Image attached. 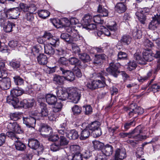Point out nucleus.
<instances>
[{
  "label": "nucleus",
  "instance_id": "obj_26",
  "mask_svg": "<svg viewBox=\"0 0 160 160\" xmlns=\"http://www.w3.org/2000/svg\"><path fill=\"white\" fill-rule=\"evenodd\" d=\"M37 60L38 62L42 65H45L48 62V58L44 54H40L37 57Z\"/></svg>",
  "mask_w": 160,
  "mask_h": 160
},
{
  "label": "nucleus",
  "instance_id": "obj_51",
  "mask_svg": "<svg viewBox=\"0 0 160 160\" xmlns=\"http://www.w3.org/2000/svg\"><path fill=\"white\" fill-rule=\"evenodd\" d=\"M63 156L61 158V160H72L73 156L72 155H68L66 152L64 151L62 152Z\"/></svg>",
  "mask_w": 160,
  "mask_h": 160
},
{
  "label": "nucleus",
  "instance_id": "obj_42",
  "mask_svg": "<svg viewBox=\"0 0 160 160\" xmlns=\"http://www.w3.org/2000/svg\"><path fill=\"white\" fill-rule=\"evenodd\" d=\"M13 78L14 83L17 85L21 86L23 85L24 80L19 76H16Z\"/></svg>",
  "mask_w": 160,
  "mask_h": 160
},
{
  "label": "nucleus",
  "instance_id": "obj_52",
  "mask_svg": "<svg viewBox=\"0 0 160 160\" xmlns=\"http://www.w3.org/2000/svg\"><path fill=\"white\" fill-rule=\"evenodd\" d=\"M68 60L64 57H60L58 60V62L60 64L62 65V66H65L67 67L68 65Z\"/></svg>",
  "mask_w": 160,
  "mask_h": 160
},
{
  "label": "nucleus",
  "instance_id": "obj_1",
  "mask_svg": "<svg viewBox=\"0 0 160 160\" xmlns=\"http://www.w3.org/2000/svg\"><path fill=\"white\" fill-rule=\"evenodd\" d=\"M105 73L102 71L96 73L92 74L93 77L95 78H100L101 80L97 79L88 82L86 86L88 88L92 90L98 88H101L104 87L105 83L104 76Z\"/></svg>",
  "mask_w": 160,
  "mask_h": 160
},
{
  "label": "nucleus",
  "instance_id": "obj_10",
  "mask_svg": "<svg viewBox=\"0 0 160 160\" xmlns=\"http://www.w3.org/2000/svg\"><path fill=\"white\" fill-rule=\"evenodd\" d=\"M33 112H32V116L23 118V123L29 128H33L36 123V120H39L38 117H37L36 115H32Z\"/></svg>",
  "mask_w": 160,
  "mask_h": 160
},
{
  "label": "nucleus",
  "instance_id": "obj_28",
  "mask_svg": "<svg viewBox=\"0 0 160 160\" xmlns=\"http://www.w3.org/2000/svg\"><path fill=\"white\" fill-rule=\"evenodd\" d=\"M92 142L94 148L96 150H101L104 147V144L99 141H94Z\"/></svg>",
  "mask_w": 160,
  "mask_h": 160
},
{
  "label": "nucleus",
  "instance_id": "obj_21",
  "mask_svg": "<svg viewBox=\"0 0 160 160\" xmlns=\"http://www.w3.org/2000/svg\"><path fill=\"white\" fill-rule=\"evenodd\" d=\"M70 64L75 66H78L79 68H83L81 61L75 57H72L68 59Z\"/></svg>",
  "mask_w": 160,
  "mask_h": 160
},
{
  "label": "nucleus",
  "instance_id": "obj_16",
  "mask_svg": "<svg viewBox=\"0 0 160 160\" xmlns=\"http://www.w3.org/2000/svg\"><path fill=\"white\" fill-rule=\"evenodd\" d=\"M11 85L10 78H3L0 80V88L3 90H7L10 88Z\"/></svg>",
  "mask_w": 160,
  "mask_h": 160
},
{
  "label": "nucleus",
  "instance_id": "obj_18",
  "mask_svg": "<svg viewBox=\"0 0 160 160\" xmlns=\"http://www.w3.org/2000/svg\"><path fill=\"white\" fill-rule=\"evenodd\" d=\"M58 98L62 101L66 100L68 99V92L63 90L62 88L58 90L56 92Z\"/></svg>",
  "mask_w": 160,
  "mask_h": 160
},
{
  "label": "nucleus",
  "instance_id": "obj_5",
  "mask_svg": "<svg viewBox=\"0 0 160 160\" xmlns=\"http://www.w3.org/2000/svg\"><path fill=\"white\" fill-rule=\"evenodd\" d=\"M6 135L8 137L14 141V144L17 150L21 151L24 150L26 148V146L24 143L19 140L20 138L12 132H7Z\"/></svg>",
  "mask_w": 160,
  "mask_h": 160
},
{
  "label": "nucleus",
  "instance_id": "obj_38",
  "mask_svg": "<svg viewBox=\"0 0 160 160\" xmlns=\"http://www.w3.org/2000/svg\"><path fill=\"white\" fill-rule=\"evenodd\" d=\"M15 24L12 22L8 21L7 23L3 27L5 32H11L13 26H15Z\"/></svg>",
  "mask_w": 160,
  "mask_h": 160
},
{
  "label": "nucleus",
  "instance_id": "obj_14",
  "mask_svg": "<svg viewBox=\"0 0 160 160\" xmlns=\"http://www.w3.org/2000/svg\"><path fill=\"white\" fill-rule=\"evenodd\" d=\"M53 133L52 128L47 126L43 125L41 129V134L43 137L48 138L50 137L51 133Z\"/></svg>",
  "mask_w": 160,
  "mask_h": 160
},
{
  "label": "nucleus",
  "instance_id": "obj_61",
  "mask_svg": "<svg viewBox=\"0 0 160 160\" xmlns=\"http://www.w3.org/2000/svg\"><path fill=\"white\" fill-rule=\"evenodd\" d=\"M28 12L33 13L37 10V8L36 5L33 3L29 5L28 7Z\"/></svg>",
  "mask_w": 160,
  "mask_h": 160
},
{
  "label": "nucleus",
  "instance_id": "obj_53",
  "mask_svg": "<svg viewBox=\"0 0 160 160\" xmlns=\"http://www.w3.org/2000/svg\"><path fill=\"white\" fill-rule=\"evenodd\" d=\"M110 145L107 144L105 145H104V147L102 149V152L105 154V156H109L110 155Z\"/></svg>",
  "mask_w": 160,
  "mask_h": 160
},
{
  "label": "nucleus",
  "instance_id": "obj_46",
  "mask_svg": "<svg viewBox=\"0 0 160 160\" xmlns=\"http://www.w3.org/2000/svg\"><path fill=\"white\" fill-rule=\"evenodd\" d=\"M132 38L129 35L123 36L121 39V42L125 44L128 45L129 44L131 41Z\"/></svg>",
  "mask_w": 160,
  "mask_h": 160
},
{
  "label": "nucleus",
  "instance_id": "obj_29",
  "mask_svg": "<svg viewBox=\"0 0 160 160\" xmlns=\"http://www.w3.org/2000/svg\"><path fill=\"white\" fill-rule=\"evenodd\" d=\"M90 132L89 129L86 127L81 132L80 139L81 140H84L88 138L90 136Z\"/></svg>",
  "mask_w": 160,
  "mask_h": 160
},
{
  "label": "nucleus",
  "instance_id": "obj_24",
  "mask_svg": "<svg viewBox=\"0 0 160 160\" xmlns=\"http://www.w3.org/2000/svg\"><path fill=\"white\" fill-rule=\"evenodd\" d=\"M134 58L136 60V62L140 64H146L143 58L142 57L141 53L139 52H137L134 54Z\"/></svg>",
  "mask_w": 160,
  "mask_h": 160
},
{
  "label": "nucleus",
  "instance_id": "obj_47",
  "mask_svg": "<svg viewBox=\"0 0 160 160\" xmlns=\"http://www.w3.org/2000/svg\"><path fill=\"white\" fill-rule=\"evenodd\" d=\"M82 108L77 105H75L72 108V111L74 115H78L81 112Z\"/></svg>",
  "mask_w": 160,
  "mask_h": 160
},
{
  "label": "nucleus",
  "instance_id": "obj_20",
  "mask_svg": "<svg viewBox=\"0 0 160 160\" xmlns=\"http://www.w3.org/2000/svg\"><path fill=\"white\" fill-rule=\"evenodd\" d=\"M127 9L126 5L122 2L117 3L115 7V10L118 13H121L125 12Z\"/></svg>",
  "mask_w": 160,
  "mask_h": 160
},
{
  "label": "nucleus",
  "instance_id": "obj_34",
  "mask_svg": "<svg viewBox=\"0 0 160 160\" xmlns=\"http://www.w3.org/2000/svg\"><path fill=\"white\" fill-rule=\"evenodd\" d=\"M144 110L142 108L138 107V108L133 109L130 110L128 112V114L130 116H132L134 113H138V114H141L143 113Z\"/></svg>",
  "mask_w": 160,
  "mask_h": 160
},
{
  "label": "nucleus",
  "instance_id": "obj_19",
  "mask_svg": "<svg viewBox=\"0 0 160 160\" xmlns=\"http://www.w3.org/2000/svg\"><path fill=\"white\" fill-rule=\"evenodd\" d=\"M45 98L46 102L50 105H53L57 102L56 96L51 94H48L46 95Z\"/></svg>",
  "mask_w": 160,
  "mask_h": 160
},
{
  "label": "nucleus",
  "instance_id": "obj_2",
  "mask_svg": "<svg viewBox=\"0 0 160 160\" xmlns=\"http://www.w3.org/2000/svg\"><path fill=\"white\" fill-rule=\"evenodd\" d=\"M41 110L40 112H38L37 111H35L32 113L33 115H36L38 117L39 119L42 117L48 116V119L50 121H55L56 119V115L53 112L49 113V111L47 108V105L45 103H42L40 107Z\"/></svg>",
  "mask_w": 160,
  "mask_h": 160
},
{
  "label": "nucleus",
  "instance_id": "obj_41",
  "mask_svg": "<svg viewBox=\"0 0 160 160\" xmlns=\"http://www.w3.org/2000/svg\"><path fill=\"white\" fill-rule=\"evenodd\" d=\"M38 14L40 17L45 19L49 16L50 13L47 10H41L38 11Z\"/></svg>",
  "mask_w": 160,
  "mask_h": 160
},
{
  "label": "nucleus",
  "instance_id": "obj_8",
  "mask_svg": "<svg viewBox=\"0 0 160 160\" xmlns=\"http://www.w3.org/2000/svg\"><path fill=\"white\" fill-rule=\"evenodd\" d=\"M81 97L80 91L77 89L72 88L68 92V99L71 100V102L74 103L78 102Z\"/></svg>",
  "mask_w": 160,
  "mask_h": 160
},
{
  "label": "nucleus",
  "instance_id": "obj_64",
  "mask_svg": "<svg viewBox=\"0 0 160 160\" xmlns=\"http://www.w3.org/2000/svg\"><path fill=\"white\" fill-rule=\"evenodd\" d=\"M95 137H98L102 134L101 130L99 127L92 132Z\"/></svg>",
  "mask_w": 160,
  "mask_h": 160
},
{
  "label": "nucleus",
  "instance_id": "obj_57",
  "mask_svg": "<svg viewBox=\"0 0 160 160\" xmlns=\"http://www.w3.org/2000/svg\"><path fill=\"white\" fill-rule=\"evenodd\" d=\"M158 26V24L156 23V21L152 20L149 24L148 28L150 29L155 30L157 28Z\"/></svg>",
  "mask_w": 160,
  "mask_h": 160
},
{
  "label": "nucleus",
  "instance_id": "obj_27",
  "mask_svg": "<svg viewBox=\"0 0 160 160\" xmlns=\"http://www.w3.org/2000/svg\"><path fill=\"white\" fill-rule=\"evenodd\" d=\"M100 125V122L97 121L92 122L86 126V128L89 130L93 131V130L99 128Z\"/></svg>",
  "mask_w": 160,
  "mask_h": 160
},
{
  "label": "nucleus",
  "instance_id": "obj_35",
  "mask_svg": "<svg viewBox=\"0 0 160 160\" xmlns=\"http://www.w3.org/2000/svg\"><path fill=\"white\" fill-rule=\"evenodd\" d=\"M137 67V62L134 60L129 61L128 63L127 69L129 71L135 69Z\"/></svg>",
  "mask_w": 160,
  "mask_h": 160
},
{
  "label": "nucleus",
  "instance_id": "obj_44",
  "mask_svg": "<svg viewBox=\"0 0 160 160\" xmlns=\"http://www.w3.org/2000/svg\"><path fill=\"white\" fill-rule=\"evenodd\" d=\"M10 117L11 120L17 121L21 118V114L18 112L11 113L10 114Z\"/></svg>",
  "mask_w": 160,
  "mask_h": 160
},
{
  "label": "nucleus",
  "instance_id": "obj_63",
  "mask_svg": "<svg viewBox=\"0 0 160 160\" xmlns=\"http://www.w3.org/2000/svg\"><path fill=\"white\" fill-rule=\"evenodd\" d=\"M33 13L28 12L25 15V18L28 21L32 22L34 19Z\"/></svg>",
  "mask_w": 160,
  "mask_h": 160
},
{
  "label": "nucleus",
  "instance_id": "obj_13",
  "mask_svg": "<svg viewBox=\"0 0 160 160\" xmlns=\"http://www.w3.org/2000/svg\"><path fill=\"white\" fill-rule=\"evenodd\" d=\"M143 60L145 62H151L154 58V54L150 49H145L143 52Z\"/></svg>",
  "mask_w": 160,
  "mask_h": 160
},
{
  "label": "nucleus",
  "instance_id": "obj_50",
  "mask_svg": "<svg viewBox=\"0 0 160 160\" xmlns=\"http://www.w3.org/2000/svg\"><path fill=\"white\" fill-rule=\"evenodd\" d=\"M10 65L14 69L19 68L20 65V62L19 61L12 60L9 62Z\"/></svg>",
  "mask_w": 160,
  "mask_h": 160
},
{
  "label": "nucleus",
  "instance_id": "obj_43",
  "mask_svg": "<svg viewBox=\"0 0 160 160\" xmlns=\"http://www.w3.org/2000/svg\"><path fill=\"white\" fill-rule=\"evenodd\" d=\"M61 39L69 43H71L72 42V39H71L70 35H69L66 33H62L60 36Z\"/></svg>",
  "mask_w": 160,
  "mask_h": 160
},
{
  "label": "nucleus",
  "instance_id": "obj_37",
  "mask_svg": "<svg viewBox=\"0 0 160 160\" xmlns=\"http://www.w3.org/2000/svg\"><path fill=\"white\" fill-rule=\"evenodd\" d=\"M142 129L140 128V126H138L131 132L128 133V135H127V137H128L129 138H132L133 136H132V134L138 133H142Z\"/></svg>",
  "mask_w": 160,
  "mask_h": 160
},
{
  "label": "nucleus",
  "instance_id": "obj_22",
  "mask_svg": "<svg viewBox=\"0 0 160 160\" xmlns=\"http://www.w3.org/2000/svg\"><path fill=\"white\" fill-rule=\"evenodd\" d=\"M89 19L90 17L88 19L85 18L83 20L85 22L84 24V25L86 26H84L83 28L87 30H92L95 29L96 26L94 24L90 23L89 21L90 20Z\"/></svg>",
  "mask_w": 160,
  "mask_h": 160
},
{
  "label": "nucleus",
  "instance_id": "obj_3",
  "mask_svg": "<svg viewBox=\"0 0 160 160\" xmlns=\"http://www.w3.org/2000/svg\"><path fill=\"white\" fill-rule=\"evenodd\" d=\"M13 98L10 96L8 97V101L9 102H12L13 103V106L14 108L19 107H23L25 108H29L32 107L34 104V102L33 100L24 99L19 102L18 98H14V101H12V100Z\"/></svg>",
  "mask_w": 160,
  "mask_h": 160
},
{
  "label": "nucleus",
  "instance_id": "obj_33",
  "mask_svg": "<svg viewBox=\"0 0 160 160\" xmlns=\"http://www.w3.org/2000/svg\"><path fill=\"white\" fill-rule=\"evenodd\" d=\"M79 57L84 62H89L91 60L89 55L86 53L79 54Z\"/></svg>",
  "mask_w": 160,
  "mask_h": 160
},
{
  "label": "nucleus",
  "instance_id": "obj_36",
  "mask_svg": "<svg viewBox=\"0 0 160 160\" xmlns=\"http://www.w3.org/2000/svg\"><path fill=\"white\" fill-rule=\"evenodd\" d=\"M54 106L52 108V112L56 113L61 111L62 107V104L61 102H56L54 104Z\"/></svg>",
  "mask_w": 160,
  "mask_h": 160
},
{
  "label": "nucleus",
  "instance_id": "obj_59",
  "mask_svg": "<svg viewBox=\"0 0 160 160\" xmlns=\"http://www.w3.org/2000/svg\"><path fill=\"white\" fill-rule=\"evenodd\" d=\"M83 109L86 114H91L92 112V108L89 105L84 106Z\"/></svg>",
  "mask_w": 160,
  "mask_h": 160
},
{
  "label": "nucleus",
  "instance_id": "obj_39",
  "mask_svg": "<svg viewBox=\"0 0 160 160\" xmlns=\"http://www.w3.org/2000/svg\"><path fill=\"white\" fill-rule=\"evenodd\" d=\"M97 11L98 12L102 13V16L103 17H106L108 15V10L104 8L101 5H99Z\"/></svg>",
  "mask_w": 160,
  "mask_h": 160
},
{
  "label": "nucleus",
  "instance_id": "obj_54",
  "mask_svg": "<svg viewBox=\"0 0 160 160\" xmlns=\"http://www.w3.org/2000/svg\"><path fill=\"white\" fill-rule=\"evenodd\" d=\"M93 18L94 22L96 23L102 24L103 22V20L102 19L100 16L99 15L94 16Z\"/></svg>",
  "mask_w": 160,
  "mask_h": 160
},
{
  "label": "nucleus",
  "instance_id": "obj_25",
  "mask_svg": "<svg viewBox=\"0 0 160 160\" xmlns=\"http://www.w3.org/2000/svg\"><path fill=\"white\" fill-rule=\"evenodd\" d=\"M64 80V77L63 76H60L57 74H55L53 76V81L56 84L59 85L62 84Z\"/></svg>",
  "mask_w": 160,
  "mask_h": 160
},
{
  "label": "nucleus",
  "instance_id": "obj_9",
  "mask_svg": "<svg viewBox=\"0 0 160 160\" xmlns=\"http://www.w3.org/2000/svg\"><path fill=\"white\" fill-rule=\"evenodd\" d=\"M7 18L17 19L20 14V9L19 7L10 8L5 11Z\"/></svg>",
  "mask_w": 160,
  "mask_h": 160
},
{
  "label": "nucleus",
  "instance_id": "obj_49",
  "mask_svg": "<svg viewBox=\"0 0 160 160\" xmlns=\"http://www.w3.org/2000/svg\"><path fill=\"white\" fill-rule=\"evenodd\" d=\"M118 58L116 60L117 61L119 60H124L127 59V53L125 52L120 51L119 52L118 54Z\"/></svg>",
  "mask_w": 160,
  "mask_h": 160
},
{
  "label": "nucleus",
  "instance_id": "obj_58",
  "mask_svg": "<svg viewBox=\"0 0 160 160\" xmlns=\"http://www.w3.org/2000/svg\"><path fill=\"white\" fill-rule=\"evenodd\" d=\"M28 5L22 3H21L20 4V7L19 8L20 9V11L22 10L24 12H28Z\"/></svg>",
  "mask_w": 160,
  "mask_h": 160
},
{
  "label": "nucleus",
  "instance_id": "obj_6",
  "mask_svg": "<svg viewBox=\"0 0 160 160\" xmlns=\"http://www.w3.org/2000/svg\"><path fill=\"white\" fill-rule=\"evenodd\" d=\"M60 72L63 76L64 80L70 82L73 81L75 79L74 73L70 70L68 69L65 66H61L59 67Z\"/></svg>",
  "mask_w": 160,
  "mask_h": 160
},
{
  "label": "nucleus",
  "instance_id": "obj_62",
  "mask_svg": "<svg viewBox=\"0 0 160 160\" xmlns=\"http://www.w3.org/2000/svg\"><path fill=\"white\" fill-rule=\"evenodd\" d=\"M62 25L65 27H68L71 25L70 20L67 18H63L62 20Z\"/></svg>",
  "mask_w": 160,
  "mask_h": 160
},
{
  "label": "nucleus",
  "instance_id": "obj_45",
  "mask_svg": "<svg viewBox=\"0 0 160 160\" xmlns=\"http://www.w3.org/2000/svg\"><path fill=\"white\" fill-rule=\"evenodd\" d=\"M132 35L135 39H139L141 37L142 32L140 30L135 28L132 32Z\"/></svg>",
  "mask_w": 160,
  "mask_h": 160
},
{
  "label": "nucleus",
  "instance_id": "obj_48",
  "mask_svg": "<svg viewBox=\"0 0 160 160\" xmlns=\"http://www.w3.org/2000/svg\"><path fill=\"white\" fill-rule=\"evenodd\" d=\"M74 32L70 34L71 39H72V41H77L80 39V36L75 30H73Z\"/></svg>",
  "mask_w": 160,
  "mask_h": 160
},
{
  "label": "nucleus",
  "instance_id": "obj_56",
  "mask_svg": "<svg viewBox=\"0 0 160 160\" xmlns=\"http://www.w3.org/2000/svg\"><path fill=\"white\" fill-rule=\"evenodd\" d=\"M70 148L72 152L75 153H78L79 152L80 147L77 145H72L70 147Z\"/></svg>",
  "mask_w": 160,
  "mask_h": 160
},
{
  "label": "nucleus",
  "instance_id": "obj_32",
  "mask_svg": "<svg viewBox=\"0 0 160 160\" xmlns=\"http://www.w3.org/2000/svg\"><path fill=\"white\" fill-rule=\"evenodd\" d=\"M118 29V28L116 22L114 21L112 22L111 24V31L113 32L114 33H112L111 32V36L112 35V37L113 38H114L115 36L116 35V32Z\"/></svg>",
  "mask_w": 160,
  "mask_h": 160
},
{
  "label": "nucleus",
  "instance_id": "obj_11",
  "mask_svg": "<svg viewBox=\"0 0 160 160\" xmlns=\"http://www.w3.org/2000/svg\"><path fill=\"white\" fill-rule=\"evenodd\" d=\"M7 128L9 130L11 131L10 132H13L16 135V133H22L23 132L22 130L16 122L9 123L7 126Z\"/></svg>",
  "mask_w": 160,
  "mask_h": 160
},
{
  "label": "nucleus",
  "instance_id": "obj_4",
  "mask_svg": "<svg viewBox=\"0 0 160 160\" xmlns=\"http://www.w3.org/2000/svg\"><path fill=\"white\" fill-rule=\"evenodd\" d=\"M69 142L66 138L61 136L59 138L58 141L52 144L50 146V149L53 152H56L62 149V147L67 145Z\"/></svg>",
  "mask_w": 160,
  "mask_h": 160
},
{
  "label": "nucleus",
  "instance_id": "obj_17",
  "mask_svg": "<svg viewBox=\"0 0 160 160\" xmlns=\"http://www.w3.org/2000/svg\"><path fill=\"white\" fill-rule=\"evenodd\" d=\"M126 157V153L124 149H117L114 155V160H122Z\"/></svg>",
  "mask_w": 160,
  "mask_h": 160
},
{
  "label": "nucleus",
  "instance_id": "obj_30",
  "mask_svg": "<svg viewBox=\"0 0 160 160\" xmlns=\"http://www.w3.org/2000/svg\"><path fill=\"white\" fill-rule=\"evenodd\" d=\"M45 52L49 55H52L55 53V51L51 46L49 44L44 45Z\"/></svg>",
  "mask_w": 160,
  "mask_h": 160
},
{
  "label": "nucleus",
  "instance_id": "obj_23",
  "mask_svg": "<svg viewBox=\"0 0 160 160\" xmlns=\"http://www.w3.org/2000/svg\"><path fill=\"white\" fill-rule=\"evenodd\" d=\"M66 136L70 139L76 140L79 137V134L77 131L74 129L70 130L66 134Z\"/></svg>",
  "mask_w": 160,
  "mask_h": 160
},
{
  "label": "nucleus",
  "instance_id": "obj_15",
  "mask_svg": "<svg viewBox=\"0 0 160 160\" xmlns=\"http://www.w3.org/2000/svg\"><path fill=\"white\" fill-rule=\"evenodd\" d=\"M115 61V60L114 62H111V75L115 78H117L121 72L118 70L119 64L114 63Z\"/></svg>",
  "mask_w": 160,
  "mask_h": 160
},
{
  "label": "nucleus",
  "instance_id": "obj_12",
  "mask_svg": "<svg viewBox=\"0 0 160 160\" xmlns=\"http://www.w3.org/2000/svg\"><path fill=\"white\" fill-rule=\"evenodd\" d=\"M24 92V91L22 89L19 88H14L11 91L10 95L8 96L7 98V102L13 105V103L12 102H9L8 101V98L10 96H11L13 98L12 100V101H14V98H18L17 97L22 95Z\"/></svg>",
  "mask_w": 160,
  "mask_h": 160
},
{
  "label": "nucleus",
  "instance_id": "obj_40",
  "mask_svg": "<svg viewBox=\"0 0 160 160\" xmlns=\"http://www.w3.org/2000/svg\"><path fill=\"white\" fill-rule=\"evenodd\" d=\"M48 43L53 46H58L59 44V39L55 37H52L48 41Z\"/></svg>",
  "mask_w": 160,
  "mask_h": 160
},
{
  "label": "nucleus",
  "instance_id": "obj_7",
  "mask_svg": "<svg viewBox=\"0 0 160 160\" xmlns=\"http://www.w3.org/2000/svg\"><path fill=\"white\" fill-rule=\"evenodd\" d=\"M28 145L30 148L37 150L38 154H41L44 149L42 145H40L39 142L33 138L28 140Z\"/></svg>",
  "mask_w": 160,
  "mask_h": 160
},
{
  "label": "nucleus",
  "instance_id": "obj_60",
  "mask_svg": "<svg viewBox=\"0 0 160 160\" xmlns=\"http://www.w3.org/2000/svg\"><path fill=\"white\" fill-rule=\"evenodd\" d=\"M50 137H48V140L49 141L52 142H55L58 140L59 137L57 134L53 135V133H51Z\"/></svg>",
  "mask_w": 160,
  "mask_h": 160
},
{
  "label": "nucleus",
  "instance_id": "obj_55",
  "mask_svg": "<svg viewBox=\"0 0 160 160\" xmlns=\"http://www.w3.org/2000/svg\"><path fill=\"white\" fill-rule=\"evenodd\" d=\"M137 134L136 135L133 136L132 137V138L135 139L136 141H141L143 139L146 138V136H144L141 135L140 134L141 133H136Z\"/></svg>",
  "mask_w": 160,
  "mask_h": 160
},
{
  "label": "nucleus",
  "instance_id": "obj_31",
  "mask_svg": "<svg viewBox=\"0 0 160 160\" xmlns=\"http://www.w3.org/2000/svg\"><path fill=\"white\" fill-rule=\"evenodd\" d=\"M135 14L140 22L142 24H145L146 19L145 15L143 14L138 11Z\"/></svg>",
  "mask_w": 160,
  "mask_h": 160
}]
</instances>
